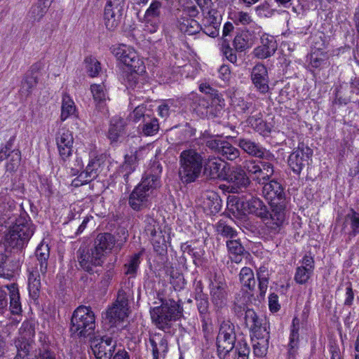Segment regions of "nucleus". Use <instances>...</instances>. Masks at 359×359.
Masks as SVG:
<instances>
[{
  "mask_svg": "<svg viewBox=\"0 0 359 359\" xmlns=\"http://www.w3.org/2000/svg\"><path fill=\"white\" fill-rule=\"evenodd\" d=\"M128 233L125 228L118 229L117 236L110 233H100L94 240L93 247H80L77 251L78 261L83 270L93 273V266H101L102 257L114 249L119 251L127 241Z\"/></svg>",
  "mask_w": 359,
  "mask_h": 359,
  "instance_id": "f257e3e1",
  "label": "nucleus"
},
{
  "mask_svg": "<svg viewBox=\"0 0 359 359\" xmlns=\"http://www.w3.org/2000/svg\"><path fill=\"white\" fill-rule=\"evenodd\" d=\"M204 157L195 149L182 151L179 156L178 175L184 184L196 181L201 175Z\"/></svg>",
  "mask_w": 359,
  "mask_h": 359,
  "instance_id": "f03ea898",
  "label": "nucleus"
},
{
  "mask_svg": "<svg viewBox=\"0 0 359 359\" xmlns=\"http://www.w3.org/2000/svg\"><path fill=\"white\" fill-rule=\"evenodd\" d=\"M34 231V228L29 217L27 215H21L5 235L6 248L22 250L27 245Z\"/></svg>",
  "mask_w": 359,
  "mask_h": 359,
  "instance_id": "7ed1b4c3",
  "label": "nucleus"
},
{
  "mask_svg": "<svg viewBox=\"0 0 359 359\" xmlns=\"http://www.w3.org/2000/svg\"><path fill=\"white\" fill-rule=\"evenodd\" d=\"M95 327V314L89 306H80L74 310L69 328L72 335L86 338L93 333Z\"/></svg>",
  "mask_w": 359,
  "mask_h": 359,
  "instance_id": "20e7f679",
  "label": "nucleus"
},
{
  "mask_svg": "<svg viewBox=\"0 0 359 359\" xmlns=\"http://www.w3.org/2000/svg\"><path fill=\"white\" fill-rule=\"evenodd\" d=\"M181 313L180 306L172 299L162 301L161 306L154 307L150 311L152 321L160 329L168 327L171 321L175 320L180 316Z\"/></svg>",
  "mask_w": 359,
  "mask_h": 359,
  "instance_id": "39448f33",
  "label": "nucleus"
},
{
  "mask_svg": "<svg viewBox=\"0 0 359 359\" xmlns=\"http://www.w3.org/2000/svg\"><path fill=\"white\" fill-rule=\"evenodd\" d=\"M236 341L235 325L229 320L221 321L216 339L217 355L224 359L233 350Z\"/></svg>",
  "mask_w": 359,
  "mask_h": 359,
  "instance_id": "423d86ee",
  "label": "nucleus"
},
{
  "mask_svg": "<svg viewBox=\"0 0 359 359\" xmlns=\"http://www.w3.org/2000/svg\"><path fill=\"white\" fill-rule=\"evenodd\" d=\"M113 54L120 62L130 68L137 74L145 72V66L135 49L125 44H120L113 48Z\"/></svg>",
  "mask_w": 359,
  "mask_h": 359,
  "instance_id": "0eeeda50",
  "label": "nucleus"
},
{
  "mask_svg": "<svg viewBox=\"0 0 359 359\" xmlns=\"http://www.w3.org/2000/svg\"><path fill=\"white\" fill-rule=\"evenodd\" d=\"M271 210H267V215L263 217L266 226L270 233L277 234L280 232L285 220V201L271 202Z\"/></svg>",
  "mask_w": 359,
  "mask_h": 359,
  "instance_id": "6e6552de",
  "label": "nucleus"
},
{
  "mask_svg": "<svg viewBox=\"0 0 359 359\" xmlns=\"http://www.w3.org/2000/svg\"><path fill=\"white\" fill-rule=\"evenodd\" d=\"M223 180L228 183L227 189L231 193H238L243 189H246L250 184V177L241 165L233 167L226 172Z\"/></svg>",
  "mask_w": 359,
  "mask_h": 359,
  "instance_id": "1a4fd4ad",
  "label": "nucleus"
},
{
  "mask_svg": "<svg viewBox=\"0 0 359 359\" xmlns=\"http://www.w3.org/2000/svg\"><path fill=\"white\" fill-rule=\"evenodd\" d=\"M312 155V149L304 143H300L290 154L288 165L295 174L299 175L304 168L309 165V161Z\"/></svg>",
  "mask_w": 359,
  "mask_h": 359,
  "instance_id": "9d476101",
  "label": "nucleus"
},
{
  "mask_svg": "<svg viewBox=\"0 0 359 359\" xmlns=\"http://www.w3.org/2000/svg\"><path fill=\"white\" fill-rule=\"evenodd\" d=\"M117 346V341L107 335L92 342V350L97 359H111Z\"/></svg>",
  "mask_w": 359,
  "mask_h": 359,
  "instance_id": "9b49d317",
  "label": "nucleus"
},
{
  "mask_svg": "<svg viewBox=\"0 0 359 359\" xmlns=\"http://www.w3.org/2000/svg\"><path fill=\"white\" fill-rule=\"evenodd\" d=\"M162 4L158 0L153 1L145 11L144 19L145 26L151 33L155 32L159 27L163 14Z\"/></svg>",
  "mask_w": 359,
  "mask_h": 359,
  "instance_id": "f8f14e48",
  "label": "nucleus"
},
{
  "mask_svg": "<svg viewBox=\"0 0 359 359\" xmlns=\"http://www.w3.org/2000/svg\"><path fill=\"white\" fill-rule=\"evenodd\" d=\"M235 143L245 153L251 156L262 159H269L270 158L273 157V156L270 153H268L266 149L259 143L256 142L251 139L241 137L236 140Z\"/></svg>",
  "mask_w": 359,
  "mask_h": 359,
  "instance_id": "ddd939ff",
  "label": "nucleus"
},
{
  "mask_svg": "<svg viewBox=\"0 0 359 359\" xmlns=\"http://www.w3.org/2000/svg\"><path fill=\"white\" fill-rule=\"evenodd\" d=\"M55 141L59 155L65 162L72 154L74 137L72 132L65 128L60 129L56 134Z\"/></svg>",
  "mask_w": 359,
  "mask_h": 359,
  "instance_id": "4468645a",
  "label": "nucleus"
},
{
  "mask_svg": "<svg viewBox=\"0 0 359 359\" xmlns=\"http://www.w3.org/2000/svg\"><path fill=\"white\" fill-rule=\"evenodd\" d=\"M162 168L160 165H153L144 174L140 183L137 185L142 189L151 194L154 190L160 187V175Z\"/></svg>",
  "mask_w": 359,
  "mask_h": 359,
  "instance_id": "2eb2a0df",
  "label": "nucleus"
},
{
  "mask_svg": "<svg viewBox=\"0 0 359 359\" xmlns=\"http://www.w3.org/2000/svg\"><path fill=\"white\" fill-rule=\"evenodd\" d=\"M211 300L218 309H222L227 302V285L224 279L215 276V283L210 285Z\"/></svg>",
  "mask_w": 359,
  "mask_h": 359,
  "instance_id": "dca6fc26",
  "label": "nucleus"
},
{
  "mask_svg": "<svg viewBox=\"0 0 359 359\" xmlns=\"http://www.w3.org/2000/svg\"><path fill=\"white\" fill-rule=\"evenodd\" d=\"M251 81L256 90L262 94H266L269 90V78L266 67L261 64H257L251 72Z\"/></svg>",
  "mask_w": 359,
  "mask_h": 359,
  "instance_id": "f3484780",
  "label": "nucleus"
},
{
  "mask_svg": "<svg viewBox=\"0 0 359 359\" xmlns=\"http://www.w3.org/2000/svg\"><path fill=\"white\" fill-rule=\"evenodd\" d=\"M226 163L222 161L220 158L212 156L207 160L204 159V173L210 179L223 180L226 172Z\"/></svg>",
  "mask_w": 359,
  "mask_h": 359,
  "instance_id": "a211bd4d",
  "label": "nucleus"
},
{
  "mask_svg": "<svg viewBox=\"0 0 359 359\" xmlns=\"http://www.w3.org/2000/svg\"><path fill=\"white\" fill-rule=\"evenodd\" d=\"M124 7L106 4L104 11V22L106 28L109 31L116 29L121 23Z\"/></svg>",
  "mask_w": 359,
  "mask_h": 359,
  "instance_id": "6ab92c4d",
  "label": "nucleus"
},
{
  "mask_svg": "<svg viewBox=\"0 0 359 359\" xmlns=\"http://www.w3.org/2000/svg\"><path fill=\"white\" fill-rule=\"evenodd\" d=\"M263 184L262 193L269 203L285 201L283 188L277 181L271 180L269 182H265Z\"/></svg>",
  "mask_w": 359,
  "mask_h": 359,
  "instance_id": "aec40b11",
  "label": "nucleus"
},
{
  "mask_svg": "<svg viewBox=\"0 0 359 359\" xmlns=\"http://www.w3.org/2000/svg\"><path fill=\"white\" fill-rule=\"evenodd\" d=\"M260 39L262 45L255 48L253 51L255 56L264 59L273 55L277 49V43L273 37L263 34Z\"/></svg>",
  "mask_w": 359,
  "mask_h": 359,
  "instance_id": "412c9836",
  "label": "nucleus"
},
{
  "mask_svg": "<svg viewBox=\"0 0 359 359\" xmlns=\"http://www.w3.org/2000/svg\"><path fill=\"white\" fill-rule=\"evenodd\" d=\"M150 194L136 186L129 196V205L135 211H140L148 205Z\"/></svg>",
  "mask_w": 359,
  "mask_h": 359,
  "instance_id": "4be33fe9",
  "label": "nucleus"
},
{
  "mask_svg": "<svg viewBox=\"0 0 359 359\" xmlns=\"http://www.w3.org/2000/svg\"><path fill=\"white\" fill-rule=\"evenodd\" d=\"M242 207L248 213L254 214L261 219L267 215V208L259 198L250 196L242 202Z\"/></svg>",
  "mask_w": 359,
  "mask_h": 359,
  "instance_id": "5701e85b",
  "label": "nucleus"
},
{
  "mask_svg": "<svg viewBox=\"0 0 359 359\" xmlns=\"http://www.w3.org/2000/svg\"><path fill=\"white\" fill-rule=\"evenodd\" d=\"M248 126L253 128L260 134L270 132V128L263 120V114L257 107L250 111V116L246 119Z\"/></svg>",
  "mask_w": 359,
  "mask_h": 359,
  "instance_id": "b1692460",
  "label": "nucleus"
},
{
  "mask_svg": "<svg viewBox=\"0 0 359 359\" xmlns=\"http://www.w3.org/2000/svg\"><path fill=\"white\" fill-rule=\"evenodd\" d=\"M152 348L153 359H164L168 350V340L161 334H155L149 339Z\"/></svg>",
  "mask_w": 359,
  "mask_h": 359,
  "instance_id": "393cba45",
  "label": "nucleus"
},
{
  "mask_svg": "<svg viewBox=\"0 0 359 359\" xmlns=\"http://www.w3.org/2000/svg\"><path fill=\"white\" fill-rule=\"evenodd\" d=\"M35 257L37 263L36 266L39 268L42 276H44L47 272L48 260L50 257V248L48 244L41 243L36 249Z\"/></svg>",
  "mask_w": 359,
  "mask_h": 359,
  "instance_id": "a878e982",
  "label": "nucleus"
},
{
  "mask_svg": "<svg viewBox=\"0 0 359 359\" xmlns=\"http://www.w3.org/2000/svg\"><path fill=\"white\" fill-rule=\"evenodd\" d=\"M177 27L179 29L188 35L198 33L201 29V25L194 18L180 15L177 17Z\"/></svg>",
  "mask_w": 359,
  "mask_h": 359,
  "instance_id": "bb28decb",
  "label": "nucleus"
},
{
  "mask_svg": "<svg viewBox=\"0 0 359 359\" xmlns=\"http://www.w3.org/2000/svg\"><path fill=\"white\" fill-rule=\"evenodd\" d=\"M53 0H38L30 8L27 17L33 22H39L47 13Z\"/></svg>",
  "mask_w": 359,
  "mask_h": 359,
  "instance_id": "cd10ccee",
  "label": "nucleus"
},
{
  "mask_svg": "<svg viewBox=\"0 0 359 359\" xmlns=\"http://www.w3.org/2000/svg\"><path fill=\"white\" fill-rule=\"evenodd\" d=\"M90 91L95 102L96 108L99 111L104 112L106 107V100L107 99L105 86L103 83L100 84H92L90 86Z\"/></svg>",
  "mask_w": 359,
  "mask_h": 359,
  "instance_id": "c85d7f7f",
  "label": "nucleus"
},
{
  "mask_svg": "<svg viewBox=\"0 0 359 359\" xmlns=\"http://www.w3.org/2000/svg\"><path fill=\"white\" fill-rule=\"evenodd\" d=\"M126 122L122 118H114L111 121L108 131V138L111 142H116L118 138L126 133Z\"/></svg>",
  "mask_w": 359,
  "mask_h": 359,
  "instance_id": "c756f323",
  "label": "nucleus"
},
{
  "mask_svg": "<svg viewBox=\"0 0 359 359\" xmlns=\"http://www.w3.org/2000/svg\"><path fill=\"white\" fill-rule=\"evenodd\" d=\"M344 228L350 226L351 231L348 233V240L351 241L359 233V212L351 208L349 212L346 215L344 222Z\"/></svg>",
  "mask_w": 359,
  "mask_h": 359,
  "instance_id": "7c9ffc66",
  "label": "nucleus"
},
{
  "mask_svg": "<svg viewBox=\"0 0 359 359\" xmlns=\"http://www.w3.org/2000/svg\"><path fill=\"white\" fill-rule=\"evenodd\" d=\"M128 310L117 306L115 304L107 311L105 318L109 320L111 326L116 324L118 322L123 321L126 317L128 316Z\"/></svg>",
  "mask_w": 359,
  "mask_h": 359,
  "instance_id": "2f4dec72",
  "label": "nucleus"
},
{
  "mask_svg": "<svg viewBox=\"0 0 359 359\" xmlns=\"http://www.w3.org/2000/svg\"><path fill=\"white\" fill-rule=\"evenodd\" d=\"M40 274L41 272L37 266H35L29 274L28 289L30 297L34 299H36L39 296L41 289Z\"/></svg>",
  "mask_w": 359,
  "mask_h": 359,
  "instance_id": "473e14b6",
  "label": "nucleus"
},
{
  "mask_svg": "<svg viewBox=\"0 0 359 359\" xmlns=\"http://www.w3.org/2000/svg\"><path fill=\"white\" fill-rule=\"evenodd\" d=\"M6 287L9 291L10 310L13 314L18 315L21 313L22 308L18 285L15 283H12L7 285Z\"/></svg>",
  "mask_w": 359,
  "mask_h": 359,
  "instance_id": "72a5a7b5",
  "label": "nucleus"
},
{
  "mask_svg": "<svg viewBox=\"0 0 359 359\" xmlns=\"http://www.w3.org/2000/svg\"><path fill=\"white\" fill-rule=\"evenodd\" d=\"M257 278L259 282V294L257 295V298L259 300H263L265 297L269 285V273L268 269L265 266L260 267L257 271Z\"/></svg>",
  "mask_w": 359,
  "mask_h": 359,
  "instance_id": "f704fd0d",
  "label": "nucleus"
},
{
  "mask_svg": "<svg viewBox=\"0 0 359 359\" xmlns=\"http://www.w3.org/2000/svg\"><path fill=\"white\" fill-rule=\"evenodd\" d=\"M158 121L152 115L146 116V120L138 126V130L145 136L155 135L158 131Z\"/></svg>",
  "mask_w": 359,
  "mask_h": 359,
  "instance_id": "c9c22d12",
  "label": "nucleus"
},
{
  "mask_svg": "<svg viewBox=\"0 0 359 359\" xmlns=\"http://www.w3.org/2000/svg\"><path fill=\"white\" fill-rule=\"evenodd\" d=\"M240 281L243 287H245L250 292H253L255 289L256 280L253 271L249 267H243L239 273Z\"/></svg>",
  "mask_w": 359,
  "mask_h": 359,
  "instance_id": "e433bc0d",
  "label": "nucleus"
},
{
  "mask_svg": "<svg viewBox=\"0 0 359 359\" xmlns=\"http://www.w3.org/2000/svg\"><path fill=\"white\" fill-rule=\"evenodd\" d=\"M244 320L245 326L254 333L257 332L261 329V320L253 309H246L245 311Z\"/></svg>",
  "mask_w": 359,
  "mask_h": 359,
  "instance_id": "4c0bfd02",
  "label": "nucleus"
},
{
  "mask_svg": "<svg viewBox=\"0 0 359 359\" xmlns=\"http://www.w3.org/2000/svg\"><path fill=\"white\" fill-rule=\"evenodd\" d=\"M33 341L15 339V345L17 348V354L14 359H29V353L33 348Z\"/></svg>",
  "mask_w": 359,
  "mask_h": 359,
  "instance_id": "58836bf2",
  "label": "nucleus"
},
{
  "mask_svg": "<svg viewBox=\"0 0 359 359\" xmlns=\"http://www.w3.org/2000/svg\"><path fill=\"white\" fill-rule=\"evenodd\" d=\"M226 245L229 253L234 256L235 262H239L241 261L239 257L245 252V248L241 244V240L238 237L226 240Z\"/></svg>",
  "mask_w": 359,
  "mask_h": 359,
  "instance_id": "ea45409f",
  "label": "nucleus"
},
{
  "mask_svg": "<svg viewBox=\"0 0 359 359\" xmlns=\"http://www.w3.org/2000/svg\"><path fill=\"white\" fill-rule=\"evenodd\" d=\"M241 167L246 174L248 172L253 180L258 182L261 172L260 161L254 159L245 160L243 162Z\"/></svg>",
  "mask_w": 359,
  "mask_h": 359,
  "instance_id": "a19ab883",
  "label": "nucleus"
},
{
  "mask_svg": "<svg viewBox=\"0 0 359 359\" xmlns=\"http://www.w3.org/2000/svg\"><path fill=\"white\" fill-rule=\"evenodd\" d=\"M15 266L9 262L8 257L0 253V277L11 280L13 277Z\"/></svg>",
  "mask_w": 359,
  "mask_h": 359,
  "instance_id": "79ce46f5",
  "label": "nucleus"
},
{
  "mask_svg": "<svg viewBox=\"0 0 359 359\" xmlns=\"http://www.w3.org/2000/svg\"><path fill=\"white\" fill-rule=\"evenodd\" d=\"M215 230L218 236H222L226 240L238 237L237 231L222 220L219 221L215 224Z\"/></svg>",
  "mask_w": 359,
  "mask_h": 359,
  "instance_id": "37998d69",
  "label": "nucleus"
},
{
  "mask_svg": "<svg viewBox=\"0 0 359 359\" xmlns=\"http://www.w3.org/2000/svg\"><path fill=\"white\" fill-rule=\"evenodd\" d=\"M76 112V106L74 101L71 97L65 94L62 97V107H61V121H65L68 117L74 115Z\"/></svg>",
  "mask_w": 359,
  "mask_h": 359,
  "instance_id": "c03bdc74",
  "label": "nucleus"
},
{
  "mask_svg": "<svg viewBox=\"0 0 359 359\" xmlns=\"http://www.w3.org/2000/svg\"><path fill=\"white\" fill-rule=\"evenodd\" d=\"M219 155L226 160L234 161L240 156V151L231 143L225 141L220 147Z\"/></svg>",
  "mask_w": 359,
  "mask_h": 359,
  "instance_id": "a18cd8bd",
  "label": "nucleus"
},
{
  "mask_svg": "<svg viewBox=\"0 0 359 359\" xmlns=\"http://www.w3.org/2000/svg\"><path fill=\"white\" fill-rule=\"evenodd\" d=\"M38 81V75H29L26 74L21 83V93L26 96L31 94L33 89L36 86Z\"/></svg>",
  "mask_w": 359,
  "mask_h": 359,
  "instance_id": "49530a36",
  "label": "nucleus"
},
{
  "mask_svg": "<svg viewBox=\"0 0 359 359\" xmlns=\"http://www.w3.org/2000/svg\"><path fill=\"white\" fill-rule=\"evenodd\" d=\"M327 60L325 53L315 51L310 55V65L313 68H324L329 65Z\"/></svg>",
  "mask_w": 359,
  "mask_h": 359,
  "instance_id": "de8ad7c7",
  "label": "nucleus"
},
{
  "mask_svg": "<svg viewBox=\"0 0 359 359\" xmlns=\"http://www.w3.org/2000/svg\"><path fill=\"white\" fill-rule=\"evenodd\" d=\"M34 334V325L29 321H24L19 329V336L16 339L33 341Z\"/></svg>",
  "mask_w": 359,
  "mask_h": 359,
  "instance_id": "09e8293b",
  "label": "nucleus"
},
{
  "mask_svg": "<svg viewBox=\"0 0 359 359\" xmlns=\"http://www.w3.org/2000/svg\"><path fill=\"white\" fill-rule=\"evenodd\" d=\"M261 172L259 177V184H265L267 182L274 173L273 165L267 161H260Z\"/></svg>",
  "mask_w": 359,
  "mask_h": 359,
  "instance_id": "8fccbe9b",
  "label": "nucleus"
},
{
  "mask_svg": "<svg viewBox=\"0 0 359 359\" xmlns=\"http://www.w3.org/2000/svg\"><path fill=\"white\" fill-rule=\"evenodd\" d=\"M8 162L6 164V170L13 172L17 169L21 161V152L19 149H13L7 156Z\"/></svg>",
  "mask_w": 359,
  "mask_h": 359,
  "instance_id": "3c124183",
  "label": "nucleus"
},
{
  "mask_svg": "<svg viewBox=\"0 0 359 359\" xmlns=\"http://www.w3.org/2000/svg\"><path fill=\"white\" fill-rule=\"evenodd\" d=\"M234 359H248L250 348L245 340H240L235 344Z\"/></svg>",
  "mask_w": 359,
  "mask_h": 359,
  "instance_id": "603ef678",
  "label": "nucleus"
},
{
  "mask_svg": "<svg viewBox=\"0 0 359 359\" xmlns=\"http://www.w3.org/2000/svg\"><path fill=\"white\" fill-rule=\"evenodd\" d=\"M137 158V157L134 156L133 153L130 155L125 156V162L121 169L123 171H126V173L123 174L126 182H128L129 174L135 170V165L138 162Z\"/></svg>",
  "mask_w": 359,
  "mask_h": 359,
  "instance_id": "864d4df0",
  "label": "nucleus"
},
{
  "mask_svg": "<svg viewBox=\"0 0 359 359\" xmlns=\"http://www.w3.org/2000/svg\"><path fill=\"white\" fill-rule=\"evenodd\" d=\"M149 111L147 109L146 106L141 104L135 108L133 111L130 114V118L134 122L143 123L146 120V116H149L151 114L149 113Z\"/></svg>",
  "mask_w": 359,
  "mask_h": 359,
  "instance_id": "5fc2aeb1",
  "label": "nucleus"
},
{
  "mask_svg": "<svg viewBox=\"0 0 359 359\" xmlns=\"http://www.w3.org/2000/svg\"><path fill=\"white\" fill-rule=\"evenodd\" d=\"M140 264V254H135L133 255L129 262L124 265L125 273L134 276L137 272V268Z\"/></svg>",
  "mask_w": 359,
  "mask_h": 359,
  "instance_id": "6e6d98bb",
  "label": "nucleus"
},
{
  "mask_svg": "<svg viewBox=\"0 0 359 359\" xmlns=\"http://www.w3.org/2000/svg\"><path fill=\"white\" fill-rule=\"evenodd\" d=\"M204 19L203 21V25H212L218 27L220 24V20L219 18V15H217V11L212 8L210 9H208L205 11V13H203Z\"/></svg>",
  "mask_w": 359,
  "mask_h": 359,
  "instance_id": "4d7b16f0",
  "label": "nucleus"
},
{
  "mask_svg": "<svg viewBox=\"0 0 359 359\" xmlns=\"http://www.w3.org/2000/svg\"><path fill=\"white\" fill-rule=\"evenodd\" d=\"M313 271H309L301 266L296 269L294 279L297 283L300 285L306 284L313 275Z\"/></svg>",
  "mask_w": 359,
  "mask_h": 359,
  "instance_id": "13d9d810",
  "label": "nucleus"
},
{
  "mask_svg": "<svg viewBox=\"0 0 359 359\" xmlns=\"http://www.w3.org/2000/svg\"><path fill=\"white\" fill-rule=\"evenodd\" d=\"M145 223L144 231L148 236H150L151 238L155 236L157 233H160L161 231L158 222L154 218L147 217L145 219Z\"/></svg>",
  "mask_w": 359,
  "mask_h": 359,
  "instance_id": "bf43d9fd",
  "label": "nucleus"
},
{
  "mask_svg": "<svg viewBox=\"0 0 359 359\" xmlns=\"http://www.w3.org/2000/svg\"><path fill=\"white\" fill-rule=\"evenodd\" d=\"M298 321L297 318H294L292 320V328L290 336V353L293 354L295 351V348L297 347L299 340V327L296 326L295 322Z\"/></svg>",
  "mask_w": 359,
  "mask_h": 359,
  "instance_id": "052dcab7",
  "label": "nucleus"
},
{
  "mask_svg": "<svg viewBox=\"0 0 359 359\" xmlns=\"http://www.w3.org/2000/svg\"><path fill=\"white\" fill-rule=\"evenodd\" d=\"M106 271L102 275L100 284L102 288L106 289L110 284L114 275V264H108L105 266Z\"/></svg>",
  "mask_w": 359,
  "mask_h": 359,
  "instance_id": "680f3d73",
  "label": "nucleus"
},
{
  "mask_svg": "<svg viewBox=\"0 0 359 359\" xmlns=\"http://www.w3.org/2000/svg\"><path fill=\"white\" fill-rule=\"evenodd\" d=\"M220 199L215 193H211L207 198L205 202L207 207L209 208L210 213L215 214L219 212L221 208Z\"/></svg>",
  "mask_w": 359,
  "mask_h": 359,
  "instance_id": "e2e57ef3",
  "label": "nucleus"
},
{
  "mask_svg": "<svg viewBox=\"0 0 359 359\" xmlns=\"http://www.w3.org/2000/svg\"><path fill=\"white\" fill-rule=\"evenodd\" d=\"M85 61L87 64L86 68L89 76L91 77L97 76L100 71L101 70L100 62H98L95 58L93 57H88Z\"/></svg>",
  "mask_w": 359,
  "mask_h": 359,
  "instance_id": "0e129e2a",
  "label": "nucleus"
},
{
  "mask_svg": "<svg viewBox=\"0 0 359 359\" xmlns=\"http://www.w3.org/2000/svg\"><path fill=\"white\" fill-rule=\"evenodd\" d=\"M196 299L201 318L210 316L208 313L209 302L208 298L204 294H199V297H196Z\"/></svg>",
  "mask_w": 359,
  "mask_h": 359,
  "instance_id": "69168bd1",
  "label": "nucleus"
},
{
  "mask_svg": "<svg viewBox=\"0 0 359 359\" xmlns=\"http://www.w3.org/2000/svg\"><path fill=\"white\" fill-rule=\"evenodd\" d=\"M253 353L257 357H263L266 354L268 349L267 339L263 338L253 343Z\"/></svg>",
  "mask_w": 359,
  "mask_h": 359,
  "instance_id": "338daca9",
  "label": "nucleus"
},
{
  "mask_svg": "<svg viewBox=\"0 0 359 359\" xmlns=\"http://www.w3.org/2000/svg\"><path fill=\"white\" fill-rule=\"evenodd\" d=\"M151 239L152 241L155 251L161 253L163 251L165 250L166 243L162 231H161L160 233H157L155 236L151 238Z\"/></svg>",
  "mask_w": 359,
  "mask_h": 359,
  "instance_id": "774afa93",
  "label": "nucleus"
}]
</instances>
